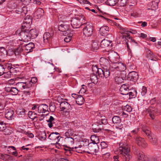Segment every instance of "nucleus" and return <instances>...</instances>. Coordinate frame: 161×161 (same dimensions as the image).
I'll return each instance as SVG.
<instances>
[{"mask_svg": "<svg viewBox=\"0 0 161 161\" xmlns=\"http://www.w3.org/2000/svg\"><path fill=\"white\" fill-rule=\"evenodd\" d=\"M15 34L21 36L22 41L26 42L31 39L36 38L38 35V31L36 29H31L29 31L27 29H19L15 31Z\"/></svg>", "mask_w": 161, "mask_h": 161, "instance_id": "nucleus-1", "label": "nucleus"}, {"mask_svg": "<svg viewBox=\"0 0 161 161\" xmlns=\"http://www.w3.org/2000/svg\"><path fill=\"white\" fill-rule=\"evenodd\" d=\"M100 64L104 67L102 69L96 67V69L97 70L96 73L98 74L99 77H104L105 78H107L109 75L111 64L110 65L108 59L104 57H102L100 58Z\"/></svg>", "mask_w": 161, "mask_h": 161, "instance_id": "nucleus-2", "label": "nucleus"}, {"mask_svg": "<svg viewBox=\"0 0 161 161\" xmlns=\"http://www.w3.org/2000/svg\"><path fill=\"white\" fill-rule=\"evenodd\" d=\"M84 147L81 145H79L78 146H75L72 148L70 147L69 150H66V152H65V154L68 156L70 155L71 154V151H75L78 153H81V152L80 151L79 149L81 148L83 149ZM84 147L85 148V149L84 150V151L89 153H96L99 151L98 147L96 143H89L87 147Z\"/></svg>", "mask_w": 161, "mask_h": 161, "instance_id": "nucleus-3", "label": "nucleus"}, {"mask_svg": "<svg viewBox=\"0 0 161 161\" xmlns=\"http://www.w3.org/2000/svg\"><path fill=\"white\" fill-rule=\"evenodd\" d=\"M119 150L120 156L125 161H129L131 158L130 155V149L126 142H122L119 144Z\"/></svg>", "mask_w": 161, "mask_h": 161, "instance_id": "nucleus-4", "label": "nucleus"}, {"mask_svg": "<svg viewBox=\"0 0 161 161\" xmlns=\"http://www.w3.org/2000/svg\"><path fill=\"white\" fill-rule=\"evenodd\" d=\"M85 21L84 17L82 15L77 16L70 20L71 25L74 28H78L82 25V23Z\"/></svg>", "mask_w": 161, "mask_h": 161, "instance_id": "nucleus-5", "label": "nucleus"}, {"mask_svg": "<svg viewBox=\"0 0 161 161\" xmlns=\"http://www.w3.org/2000/svg\"><path fill=\"white\" fill-rule=\"evenodd\" d=\"M149 102L151 106L147 109V111L149 116L152 119H153L155 118V115L156 114L157 112H158L157 109L156 110L155 108L156 103V99L155 98H153L150 100Z\"/></svg>", "mask_w": 161, "mask_h": 161, "instance_id": "nucleus-6", "label": "nucleus"}, {"mask_svg": "<svg viewBox=\"0 0 161 161\" xmlns=\"http://www.w3.org/2000/svg\"><path fill=\"white\" fill-rule=\"evenodd\" d=\"M142 130L148 137L149 142L152 144L156 145L157 144V138L154 136L152 133L149 130L148 127L146 126H144L142 127Z\"/></svg>", "mask_w": 161, "mask_h": 161, "instance_id": "nucleus-7", "label": "nucleus"}, {"mask_svg": "<svg viewBox=\"0 0 161 161\" xmlns=\"http://www.w3.org/2000/svg\"><path fill=\"white\" fill-rule=\"evenodd\" d=\"M0 40H3V42L6 45V47L8 49H10V47H12L15 46V42H16L15 40H9V37L5 36V35L3 34H0Z\"/></svg>", "mask_w": 161, "mask_h": 161, "instance_id": "nucleus-8", "label": "nucleus"}, {"mask_svg": "<svg viewBox=\"0 0 161 161\" xmlns=\"http://www.w3.org/2000/svg\"><path fill=\"white\" fill-rule=\"evenodd\" d=\"M108 57L112 64H115L119 62V56L118 54L113 51H108Z\"/></svg>", "mask_w": 161, "mask_h": 161, "instance_id": "nucleus-9", "label": "nucleus"}, {"mask_svg": "<svg viewBox=\"0 0 161 161\" xmlns=\"http://www.w3.org/2000/svg\"><path fill=\"white\" fill-rule=\"evenodd\" d=\"M83 34L86 36H90L92 34L93 28L92 24H86L83 25Z\"/></svg>", "mask_w": 161, "mask_h": 161, "instance_id": "nucleus-10", "label": "nucleus"}, {"mask_svg": "<svg viewBox=\"0 0 161 161\" xmlns=\"http://www.w3.org/2000/svg\"><path fill=\"white\" fill-rule=\"evenodd\" d=\"M126 69V66L123 63L118 62L115 64L111 65L110 67V72L116 71H124Z\"/></svg>", "mask_w": 161, "mask_h": 161, "instance_id": "nucleus-11", "label": "nucleus"}, {"mask_svg": "<svg viewBox=\"0 0 161 161\" xmlns=\"http://www.w3.org/2000/svg\"><path fill=\"white\" fill-rule=\"evenodd\" d=\"M136 154L138 158L139 161H157V159L153 158L144 157V154L142 152L136 151Z\"/></svg>", "mask_w": 161, "mask_h": 161, "instance_id": "nucleus-12", "label": "nucleus"}, {"mask_svg": "<svg viewBox=\"0 0 161 161\" xmlns=\"http://www.w3.org/2000/svg\"><path fill=\"white\" fill-rule=\"evenodd\" d=\"M48 138L54 142L53 144H57L59 142L61 137L58 132H55L51 133L49 135Z\"/></svg>", "mask_w": 161, "mask_h": 161, "instance_id": "nucleus-13", "label": "nucleus"}, {"mask_svg": "<svg viewBox=\"0 0 161 161\" xmlns=\"http://www.w3.org/2000/svg\"><path fill=\"white\" fill-rule=\"evenodd\" d=\"M138 78V74L134 71L130 72L127 75V79L128 80L134 82L136 81Z\"/></svg>", "mask_w": 161, "mask_h": 161, "instance_id": "nucleus-14", "label": "nucleus"}, {"mask_svg": "<svg viewBox=\"0 0 161 161\" xmlns=\"http://www.w3.org/2000/svg\"><path fill=\"white\" fill-rule=\"evenodd\" d=\"M136 142L139 146L142 147H146L147 145L144 139L139 136H135V138Z\"/></svg>", "mask_w": 161, "mask_h": 161, "instance_id": "nucleus-15", "label": "nucleus"}, {"mask_svg": "<svg viewBox=\"0 0 161 161\" xmlns=\"http://www.w3.org/2000/svg\"><path fill=\"white\" fill-rule=\"evenodd\" d=\"M159 2V0H153L148 4V8L149 9L156 10L158 8V5Z\"/></svg>", "mask_w": 161, "mask_h": 161, "instance_id": "nucleus-16", "label": "nucleus"}, {"mask_svg": "<svg viewBox=\"0 0 161 161\" xmlns=\"http://www.w3.org/2000/svg\"><path fill=\"white\" fill-rule=\"evenodd\" d=\"M120 87L119 91H127V89H129V87H130L127 84H125L121 86L120 87L119 86L118 87L117 85H115L114 87L112 86L111 87V88L112 90L114 91H117L119 89V88Z\"/></svg>", "mask_w": 161, "mask_h": 161, "instance_id": "nucleus-17", "label": "nucleus"}, {"mask_svg": "<svg viewBox=\"0 0 161 161\" xmlns=\"http://www.w3.org/2000/svg\"><path fill=\"white\" fill-rule=\"evenodd\" d=\"M60 105L62 110H70L71 109V106L70 104L66 102L63 101L61 102Z\"/></svg>", "mask_w": 161, "mask_h": 161, "instance_id": "nucleus-18", "label": "nucleus"}, {"mask_svg": "<svg viewBox=\"0 0 161 161\" xmlns=\"http://www.w3.org/2000/svg\"><path fill=\"white\" fill-rule=\"evenodd\" d=\"M34 47L35 45L33 42H30L24 45V48L27 53L32 52Z\"/></svg>", "mask_w": 161, "mask_h": 161, "instance_id": "nucleus-19", "label": "nucleus"}, {"mask_svg": "<svg viewBox=\"0 0 161 161\" xmlns=\"http://www.w3.org/2000/svg\"><path fill=\"white\" fill-rule=\"evenodd\" d=\"M32 22V20L30 19L26 18L23 21V24L22 26V27L20 29H27L31 25Z\"/></svg>", "mask_w": 161, "mask_h": 161, "instance_id": "nucleus-20", "label": "nucleus"}, {"mask_svg": "<svg viewBox=\"0 0 161 161\" xmlns=\"http://www.w3.org/2000/svg\"><path fill=\"white\" fill-rule=\"evenodd\" d=\"M14 111L11 109H7L5 114V117L8 119L11 120L14 118Z\"/></svg>", "mask_w": 161, "mask_h": 161, "instance_id": "nucleus-21", "label": "nucleus"}, {"mask_svg": "<svg viewBox=\"0 0 161 161\" xmlns=\"http://www.w3.org/2000/svg\"><path fill=\"white\" fill-rule=\"evenodd\" d=\"M111 41L107 39H104L100 43L101 47L103 48H106L109 46H111Z\"/></svg>", "mask_w": 161, "mask_h": 161, "instance_id": "nucleus-22", "label": "nucleus"}, {"mask_svg": "<svg viewBox=\"0 0 161 161\" xmlns=\"http://www.w3.org/2000/svg\"><path fill=\"white\" fill-rule=\"evenodd\" d=\"M48 109V107L44 104L41 105L38 107V112L39 113H45Z\"/></svg>", "mask_w": 161, "mask_h": 161, "instance_id": "nucleus-23", "label": "nucleus"}, {"mask_svg": "<svg viewBox=\"0 0 161 161\" xmlns=\"http://www.w3.org/2000/svg\"><path fill=\"white\" fill-rule=\"evenodd\" d=\"M109 31V27L107 26L101 27L100 29V32L102 36H105L108 34Z\"/></svg>", "mask_w": 161, "mask_h": 161, "instance_id": "nucleus-24", "label": "nucleus"}, {"mask_svg": "<svg viewBox=\"0 0 161 161\" xmlns=\"http://www.w3.org/2000/svg\"><path fill=\"white\" fill-rule=\"evenodd\" d=\"M59 30L62 32H65L69 30V26L68 25L62 24L60 25L58 27Z\"/></svg>", "mask_w": 161, "mask_h": 161, "instance_id": "nucleus-25", "label": "nucleus"}, {"mask_svg": "<svg viewBox=\"0 0 161 161\" xmlns=\"http://www.w3.org/2000/svg\"><path fill=\"white\" fill-rule=\"evenodd\" d=\"M44 11L42 8H38L35 12V15L37 17V18H40L44 15Z\"/></svg>", "mask_w": 161, "mask_h": 161, "instance_id": "nucleus-26", "label": "nucleus"}, {"mask_svg": "<svg viewBox=\"0 0 161 161\" xmlns=\"http://www.w3.org/2000/svg\"><path fill=\"white\" fill-rule=\"evenodd\" d=\"M126 77L125 74L124 75V77H122L119 76H115L114 78L115 81L117 84L121 83L123 82L124 79Z\"/></svg>", "mask_w": 161, "mask_h": 161, "instance_id": "nucleus-27", "label": "nucleus"}, {"mask_svg": "<svg viewBox=\"0 0 161 161\" xmlns=\"http://www.w3.org/2000/svg\"><path fill=\"white\" fill-rule=\"evenodd\" d=\"M75 102L77 104L79 105H81L84 103V99L82 96L79 95L78 97L77 98V99H76Z\"/></svg>", "mask_w": 161, "mask_h": 161, "instance_id": "nucleus-28", "label": "nucleus"}, {"mask_svg": "<svg viewBox=\"0 0 161 161\" xmlns=\"http://www.w3.org/2000/svg\"><path fill=\"white\" fill-rule=\"evenodd\" d=\"M90 80L92 83L96 84L98 81V78L96 75L92 74L90 76Z\"/></svg>", "mask_w": 161, "mask_h": 161, "instance_id": "nucleus-29", "label": "nucleus"}, {"mask_svg": "<svg viewBox=\"0 0 161 161\" xmlns=\"http://www.w3.org/2000/svg\"><path fill=\"white\" fill-rule=\"evenodd\" d=\"M119 38L122 41L126 42L128 39H130L129 35H122L119 36Z\"/></svg>", "mask_w": 161, "mask_h": 161, "instance_id": "nucleus-30", "label": "nucleus"}, {"mask_svg": "<svg viewBox=\"0 0 161 161\" xmlns=\"http://www.w3.org/2000/svg\"><path fill=\"white\" fill-rule=\"evenodd\" d=\"M112 120L114 124H119L121 122V120L120 117L116 116L113 117Z\"/></svg>", "mask_w": 161, "mask_h": 161, "instance_id": "nucleus-31", "label": "nucleus"}, {"mask_svg": "<svg viewBox=\"0 0 161 161\" xmlns=\"http://www.w3.org/2000/svg\"><path fill=\"white\" fill-rule=\"evenodd\" d=\"M119 30V32L122 35H129L128 33L129 31L127 29L122 27H120Z\"/></svg>", "mask_w": 161, "mask_h": 161, "instance_id": "nucleus-32", "label": "nucleus"}, {"mask_svg": "<svg viewBox=\"0 0 161 161\" xmlns=\"http://www.w3.org/2000/svg\"><path fill=\"white\" fill-rule=\"evenodd\" d=\"M65 141L69 144V145H71L74 144V139L72 137H66V138L65 139Z\"/></svg>", "mask_w": 161, "mask_h": 161, "instance_id": "nucleus-33", "label": "nucleus"}, {"mask_svg": "<svg viewBox=\"0 0 161 161\" xmlns=\"http://www.w3.org/2000/svg\"><path fill=\"white\" fill-rule=\"evenodd\" d=\"M117 2V0H107L106 3L109 6H113L116 4Z\"/></svg>", "mask_w": 161, "mask_h": 161, "instance_id": "nucleus-34", "label": "nucleus"}, {"mask_svg": "<svg viewBox=\"0 0 161 161\" xmlns=\"http://www.w3.org/2000/svg\"><path fill=\"white\" fill-rule=\"evenodd\" d=\"M106 150V149H102V154L103 157L105 159L109 158L110 156V153L108 152H107L106 153H103Z\"/></svg>", "mask_w": 161, "mask_h": 161, "instance_id": "nucleus-35", "label": "nucleus"}, {"mask_svg": "<svg viewBox=\"0 0 161 161\" xmlns=\"http://www.w3.org/2000/svg\"><path fill=\"white\" fill-rule=\"evenodd\" d=\"M28 115L30 118L33 120L37 118L36 113L32 111H29L28 113Z\"/></svg>", "mask_w": 161, "mask_h": 161, "instance_id": "nucleus-36", "label": "nucleus"}, {"mask_svg": "<svg viewBox=\"0 0 161 161\" xmlns=\"http://www.w3.org/2000/svg\"><path fill=\"white\" fill-rule=\"evenodd\" d=\"M23 49L21 46H19L15 51L14 53L16 55H19L23 51Z\"/></svg>", "mask_w": 161, "mask_h": 161, "instance_id": "nucleus-37", "label": "nucleus"}, {"mask_svg": "<svg viewBox=\"0 0 161 161\" xmlns=\"http://www.w3.org/2000/svg\"><path fill=\"white\" fill-rule=\"evenodd\" d=\"M92 47L93 51H96L99 48L98 43L96 42H93L92 44Z\"/></svg>", "mask_w": 161, "mask_h": 161, "instance_id": "nucleus-38", "label": "nucleus"}, {"mask_svg": "<svg viewBox=\"0 0 161 161\" xmlns=\"http://www.w3.org/2000/svg\"><path fill=\"white\" fill-rule=\"evenodd\" d=\"M140 131V129L138 128H135L131 131V133L134 135V138H135V136H138L137 134Z\"/></svg>", "mask_w": 161, "mask_h": 161, "instance_id": "nucleus-39", "label": "nucleus"}, {"mask_svg": "<svg viewBox=\"0 0 161 161\" xmlns=\"http://www.w3.org/2000/svg\"><path fill=\"white\" fill-rule=\"evenodd\" d=\"M16 85L17 86L21 89H25V82H18L17 83Z\"/></svg>", "mask_w": 161, "mask_h": 161, "instance_id": "nucleus-40", "label": "nucleus"}, {"mask_svg": "<svg viewBox=\"0 0 161 161\" xmlns=\"http://www.w3.org/2000/svg\"><path fill=\"white\" fill-rule=\"evenodd\" d=\"M73 131L71 129H69L65 132V136L66 137H70L73 135Z\"/></svg>", "mask_w": 161, "mask_h": 161, "instance_id": "nucleus-41", "label": "nucleus"}, {"mask_svg": "<svg viewBox=\"0 0 161 161\" xmlns=\"http://www.w3.org/2000/svg\"><path fill=\"white\" fill-rule=\"evenodd\" d=\"M25 83V89L26 88L31 89V88L32 87L33 85L30 81Z\"/></svg>", "mask_w": 161, "mask_h": 161, "instance_id": "nucleus-42", "label": "nucleus"}, {"mask_svg": "<svg viewBox=\"0 0 161 161\" xmlns=\"http://www.w3.org/2000/svg\"><path fill=\"white\" fill-rule=\"evenodd\" d=\"M78 2L82 5L89 4L91 5V3L87 0H77Z\"/></svg>", "mask_w": 161, "mask_h": 161, "instance_id": "nucleus-43", "label": "nucleus"}, {"mask_svg": "<svg viewBox=\"0 0 161 161\" xmlns=\"http://www.w3.org/2000/svg\"><path fill=\"white\" fill-rule=\"evenodd\" d=\"M51 38V36L50 33L48 32H46L43 35L44 40H48Z\"/></svg>", "mask_w": 161, "mask_h": 161, "instance_id": "nucleus-44", "label": "nucleus"}, {"mask_svg": "<svg viewBox=\"0 0 161 161\" xmlns=\"http://www.w3.org/2000/svg\"><path fill=\"white\" fill-rule=\"evenodd\" d=\"M6 125L3 122H2L0 123V131H2L5 130L6 128Z\"/></svg>", "mask_w": 161, "mask_h": 161, "instance_id": "nucleus-45", "label": "nucleus"}, {"mask_svg": "<svg viewBox=\"0 0 161 161\" xmlns=\"http://www.w3.org/2000/svg\"><path fill=\"white\" fill-rule=\"evenodd\" d=\"M63 111L62 114L64 115L66 118H68L70 116L69 111L70 110H64Z\"/></svg>", "mask_w": 161, "mask_h": 161, "instance_id": "nucleus-46", "label": "nucleus"}, {"mask_svg": "<svg viewBox=\"0 0 161 161\" xmlns=\"http://www.w3.org/2000/svg\"><path fill=\"white\" fill-rule=\"evenodd\" d=\"M131 15L135 18H137L140 16V14L137 12L136 10L133 11L131 13Z\"/></svg>", "mask_w": 161, "mask_h": 161, "instance_id": "nucleus-47", "label": "nucleus"}, {"mask_svg": "<svg viewBox=\"0 0 161 161\" xmlns=\"http://www.w3.org/2000/svg\"><path fill=\"white\" fill-rule=\"evenodd\" d=\"M124 108L125 110L129 112H131L132 110V108L130 106L128 105L124 106Z\"/></svg>", "mask_w": 161, "mask_h": 161, "instance_id": "nucleus-48", "label": "nucleus"}, {"mask_svg": "<svg viewBox=\"0 0 161 161\" xmlns=\"http://www.w3.org/2000/svg\"><path fill=\"white\" fill-rule=\"evenodd\" d=\"M5 68L3 65L0 64V76L3 75L4 73Z\"/></svg>", "mask_w": 161, "mask_h": 161, "instance_id": "nucleus-49", "label": "nucleus"}, {"mask_svg": "<svg viewBox=\"0 0 161 161\" xmlns=\"http://www.w3.org/2000/svg\"><path fill=\"white\" fill-rule=\"evenodd\" d=\"M102 117H101V119H100L101 120V124H103L104 125H106L107 124L108 122L107 121V119L105 118L104 117H103V118Z\"/></svg>", "mask_w": 161, "mask_h": 161, "instance_id": "nucleus-50", "label": "nucleus"}, {"mask_svg": "<svg viewBox=\"0 0 161 161\" xmlns=\"http://www.w3.org/2000/svg\"><path fill=\"white\" fill-rule=\"evenodd\" d=\"M11 72L8 71L6 73H5L4 74V77L5 78L8 79L11 77Z\"/></svg>", "mask_w": 161, "mask_h": 161, "instance_id": "nucleus-51", "label": "nucleus"}, {"mask_svg": "<svg viewBox=\"0 0 161 161\" xmlns=\"http://www.w3.org/2000/svg\"><path fill=\"white\" fill-rule=\"evenodd\" d=\"M72 36V34H70L69 35L66 36L64 38V41L66 42H69L71 40V37Z\"/></svg>", "mask_w": 161, "mask_h": 161, "instance_id": "nucleus-52", "label": "nucleus"}, {"mask_svg": "<svg viewBox=\"0 0 161 161\" xmlns=\"http://www.w3.org/2000/svg\"><path fill=\"white\" fill-rule=\"evenodd\" d=\"M4 131V134L5 135H9L12 133V130L8 129H6Z\"/></svg>", "mask_w": 161, "mask_h": 161, "instance_id": "nucleus-53", "label": "nucleus"}, {"mask_svg": "<svg viewBox=\"0 0 161 161\" xmlns=\"http://www.w3.org/2000/svg\"><path fill=\"white\" fill-rule=\"evenodd\" d=\"M137 91H133L132 92H130L129 93V96L130 97L132 98H135L136 96Z\"/></svg>", "mask_w": 161, "mask_h": 161, "instance_id": "nucleus-54", "label": "nucleus"}, {"mask_svg": "<svg viewBox=\"0 0 161 161\" xmlns=\"http://www.w3.org/2000/svg\"><path fill=\"white\" fill-rule=\"evenodd\" d=\"M91 139L92 140H93V141L94 142V143H96V142L98 141V137L95 136H91Z\"/></svg>", "mask_w": 161, "mask_h": 161, "instance_id": "nucleus-55", "label": "nucleus"}, {"mask_svg": "<svg viewBox=\"0 0 161 161\" xmlns=\"http://www.w3.org/2000/svg\"><path fill=\"white\" fill-rule=\"evenodd\" d=\"M37 81V78L36 77H32L30 81L34 85V84L36 83Z\"/></svg>", "mask_w": 161, "mask_h": 161, "instance_id": "nucleus-56", "label": "nucleus"}, {"mask_svg": "<svg viewBox=\"0 0 161 161\" xmlns=\"http://www.w3.org/2000/svg\"><path fill=\"white\" fill-rule=\"evenodd\" d=\"M100 145L102 147V150L104 149H105V148L108 146V145L104 142H102Z\"/></svg>", "mask_w": 161, "mask_h": 161, "instance_id": "nucleus-57", "label": "nucleus"}, {"mask_svg": "<svg viewBox=\"0 0 161 161\" xmlns=\"http://www.w3.org/2000/svg\"><path fill=\"white\" fill-rule=\"evenodd\" d=\"M11 64L10 63H7V64H5L4 65H3L5 68V69H9L10 68L11 66Z\"/></svg>", "mask_w": 161, "mask_h": 161, "instance_id": "nucleus-58", "label": "nucleus"}, {"mask_svg": "<svg viewBox=\"0 0 161 161\" xmlns=\"http://www.w3.org/2000/svg\"><path fill=\"white\" fill-rule=\"evenodd\" d=\"M41 139L42 140H45L46 139L47 136L46 134L44 132L42 134V135L41 136H40Z\"/></svg>", "mask_w": 161, "mask_h": 161, "instance_id": "nucleus-59", "label": "nucleus"}, {"mask_svg": "<svg viewBox=\"0 0 161 161\" xmlns=\"http://www.w3.org/2000/svg\"><path fill=\"white\" fill-rule=\"evenodd\" d=\"M5 91H13V89H16L17 91L18 90L16 89V88L12 87H7L5 88Z\"/></svg>", "mask_w": 161, "mask_h": 161, "instance_id": "nucleus-60", "label": "nucleus"}, {"mask_svg": "<svg viewBox=\"0 0 161 161\" xmlns=\"http://www.w3.org/2000/svg\"><path fill=\"white\" fill-rule=\"evenodd\" d=\"M120 114H120L121 116H122L124 118H126L128 116V115L127 114L125 113L123 111H121L120 112Z\"/></svg>", "mask_w": 161, "mask_h": 161, "instance_id": "nucleus-61", "label": "nucleus"}, {"mask_svg": "<svg viewBox=\"0 0 161 161\" xmlns=\"http://www.w3.org/2000/svg\"><path fill=\"white\" fill-rule=\"evenodd\" d=\"M25 146H23L21 147H20L19 148V149L21 151H22L23 150H25V151H28L29 149V148L28 147H25Z\"/></svg>", "mask_w": 161, "mask_h": 161, "instance_id": "nucleus-62", "label": "nucleus"}, {"mask_svg": "<svg viewBox=\"0 0 161 161\" xmlns=\"http://www.w3.org/2000/svg\"><path fill=\"white\" fill-rule=\"evenodd\" d=\"M48 122V125L50 128H51L53 126H54V124H55L54 121L49 122Z\"/></svg>", "mask_w": 161, "mask_h": 161, "instance_id": "nucleus-63", "label": "nucleus"}, {"mask_svg": "<svg viewBox=\"0 0 161 161\" xmlns=\"http://www.w3.org/2000/svg\"><path fill=\"white\" fill-rule=\"evenodd\" d=\"M59 159V161H69V158L68 157L61 158Z\"/></svg>", "mask_w": 161, "mask_h": 161, "instance_id": "nucleus-64", "label": "nucleus"}]
</instances>
